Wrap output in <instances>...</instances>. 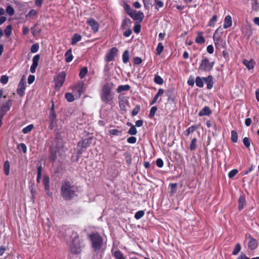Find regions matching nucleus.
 Instances as JSON below:
<instances>
[{"label":"nucleus","mask_w":259,"mask_h":259,"mask_svg":"<svg viewBox=\"0 0 259 259\" xmlns=\"http://www.w3.org/2000/svg\"><path fill=\"white\" fill-rule=\"evenodd\" d=\"M78 187L68 180L63 181L61 188V195L64 200H70L77 195Z\"/></svg>","instance_id":"nucleus-1"},{"label":"nucleus","mask_w":259,"mask_h":259,"mask_svg":"<svg viewBox=\"0 0 259 259\" xmlns=\"http://www.w3.org/2000/svg\"><path fill=\"white\" fill-rule=\"evenodd\" d=\"M113 83L106 82L103 87L101 92V100L106 103H110L113 99L114 94L112 92L113 89Z\"/></svg>","instance_id":"nucleus-2"},{"label":"nucleus","mask_w":259,"mask_h":259,"mask_svg":"<svg viewBox=\"0 0 259 259\" xmlns=\"http://www.w3.org/2000/svg\"><path fill=\"white\" fill-rule=\"evenodd\" d=\"M89 238L92 241V247L95 251L101 249L103 245V238L97 233L90 235Z\"/></svg>","instance_id":"nucleus-3"},{"label":"nucleus","mask_w":259,"mask_h":259,"mask_svg":"<svg viewBox=\"0 0 259 259\" xmlns=\"http://www.w3.org/2000/svg\"><path fill=\"white\" fill-rule=\"evenodd\" d=\"M70 249L73 254H78L80 252L79 237L76 234H75L70 244Z\"/></svg>","instance_id":"nucleus-4"},{"label":"nucleus","mask_w":259,"mask_h":259,"mask_svg":"<svg viewBox=\"0 0 259 259\" xmlns=\"http://www.w3.org/2000/svg\"><path fill=\"white\" fill-rule=\"evenodd\" d=\"M214 62H210L208 59L204 58L201 60L199 69L204 71H209L211 70L214 65Z\"/></svg>","instance_id":"nucleus-5"},{"label":"nucleus","mask_w":259,"mask_h":259,"mask_svg":"<svg viewBox=\"0 0 259 259\" xmlns=\"http://www.w3.org/2000/svg\"><path fill=\"white\" fill-rule=\"evenodd\" d=\"M66 77L64 72H61L57 76L55 79L56 87L60 88L63 85Z\"/></svg>","instance_id":"nucleus-6"},{"label":"nucleus","mask_w":259,"mask_h":259,"mask_svg":"<svg viewBox=\"0 0 259 259\" xmlns=\"http://www.w3.org/2000/svg\"><path fill=\"white\" fill-rule=\"evenodd\" d=\"M117 49L116 48H111L105 56L106 61L110 62L113 60L114 57L117 55Z\"/></svg>","instance_id":"nucleus-7"},{"label":"nucleus","mask_w":259,"mask_h":259,"mask_svg":"<svg viewBox=\"0 0 259 259\" xmlns=\"http://www.w3.org/2000/svg\"><path fill=\"white\" fill-rule=\"evenodd\" d=\"M87 24L90 25L94 32H97L99 30V23L94 19L91 18L87 20Z\"/></svg>","instance_id":"nucleus-8"},{"label":"nucleus","mask_w":259,"mask_h":259,"mask_svg":"<svg viewBox=\"0 0 259 259\" xmlns=\"http://www.w3.org/2000/svg\"><path fill=\"white\" fill-rule=\"evenodd\" d=\"M248 239L249 240L247 244L248 248L250 250H254L256 249L258 246V242L257 240L251 237L250 236L248 237Z\"/></svg>","instance_id":"nucleus-9"},{"label":"nucleus","mask_w":259,"mask_h":259,"mask_svg":"<svg viewBox=\"0 0 259 259\" xmlns=\"http://www.w3.org/2000/svg\"><path fill=\"white\" fill-rule=\"evenodd\" d=\"M39 60V55H36L33 57L32 59V64L30 67V71L31 73H33L35 72L36 67L38 64V61Z\"/></svg>","instance_id":"nucleus-10"},{"label":"nucleus","mask_w":259,"mask_h":259,"mask_svg":"<svg viewBox=\"0 0 259 259\" xmlns=\"http://www.w3.org/2000/svg\"><path fill=\"white\" fill-rule=\"evenodd\" d=\"M25 89V84L23 80L22 79L19 82L18 88L17 90L18 95L22 97L24 95V90Z\"/></svg>","instance_id":"nucleus-11"},{"label":"nucleus","mask_w":259,"mask_h":259,"mask_svg":"<svg viewBox=\"0 0 259 259\" xmlns=\"http://www.w3.org/2000/svg\"><path fill=\"white\" fill-rule=\"evenodd\" d=\"M119 105L121 109L125 110L126 104V100L123 95H119L118 97Z\"/></svg>","instance_id":"nucleus-12"},{"label":"nucleus","mask_w":259,"mask_h":259,"mask_svg":"<svg viewBox=\"0 0 259 259\" xmlns=\"http://www.w3.org/2000/svg\"><path fill=\"white\" fill-rule=\"evenodd\" d=\"M215 46L217 49H221L225 46V42L220 38L214 39Z\"/></svg>","instance_id":"nucleus-13"},{"label":"nucleus","mask_w":259,"mask_h":259,"mask_svg":"<svg viewBox=\"0 0 259 259\" xmlns=\"http://www.w3.org/2000/svg\"><path fill=\"white\" fill-rule=\"evenodd\" d=\"M203 79L205 82L207 83V89H211L213 86L212 76L209 75L207 77H203Z\"/></svg>","instance_id":"nucleus-14"},{"label":"nucleus","mask_w":259,"mask_h":259,"mask_svg":"<svg viewBox=\"0 0 259 259\" xmlns=\"http://www.w3.org/2000/svg\"><path fill=\"white\" fill-rule=\"evenodd\" d=\"M232 24V18L230 15L226 16L224 20V28H227L230 27Z\"/></svg>","instance_id":"nucleus-15"},{"label":"nucleus","mask_w":259,"mask_h":259,"mask_svg":"<svg viewBox=\"0 0 259 259\" xmlns=\"http://www.w3.org/2000/svg\"><path fill=\"white\" fill-rule=\"evenodd\" d=\"M211 113L208 106H205L198 113L199 116H203L209 115Z\"/></svg>","instance_id":"nucleus-16"},{"label":"nucleus","mask_w":259,"mask_h":259,"mask_svg":"<svg viewBox=\"0 0 259 259\" xmlns=\"http://www.w3.org/2000/svg\"><path fill=\"white\" fill-rule=\"evenodd\" d=\"M11 105V100H9L2 105L1 109L7 113L10 110Z\"/></svg>","instance_id":"nucleus-17"},{"label":"nucleus","mask_w":259,"mask_h":259,"mask_svg":"<svg viewBox=\"0 0 259 259\" xmlns=\"http://www.w3.org/2000/svg\"><path fill=\"white\" fill-rule=\"evenodd\" d=\"M65 61L66 62L68 63V62H71L72 60L73 57L72 54V51L71 49H69L67 51V52L65 53Z\"/></svg>","instance_id":"nucleus-18"},{"label":"nucleus","mask_w":259,"mask_h":259,"mask_svg":"<svg viewBox=\"0 0 259 259\" xmlns=\"http://www.w3.org/2000/svg\"><path fill=\"white\" fill-rule=\"evenodd\" d=\"M89 142L88 139L83 140L78 143V146L82 149H85L89 146Z\"/></svg>","instance_id":"nucleus-19"},{"label":"nucleus","mask_w":259,"mask_h":259,"mask_svg":"<svg viewBox=\"0 0 259 259\" xmlns=\"http://www.w3.org/2000/svg\"><path fill=\"white\" fill-rule=\"evenodd\" d=\"M41 171H42V166L41 165L37 164V180L36 181L38 183H39L40 181L41 178Z\"/></svg>","instance_id":"nucleus-20"},{"label":"nucleus","mask_w":259,"mask_h":259,"mask_svg":"<svg viewBox=\"0 0 259 259\" xmlns=\"http://www.w3.org/2000/svg\"><path fill=\"white\" fill-rule=\"evenodd\" d=\"M164 93V90L162 89H159L158 91V92L155 95L154 99H153L151 104H154L155 103L159 98V97L162 95Z\"/></svg>","instance_id":"nucleus-21"},{"label":"nucleus","mask_w":259,"mask_h":259,"mask_svg":"<svg viewBox=\"0 0 259 259\" xmlns=\"http://www.w3.org/2000/svg\"><path fill=\"white\" fill-rule=\"evenodd\" d=\"M198 128L197 125H192L189 127L184 133L186 136H188L190 133L194 132L197 128Z\"/></svg>","instance_id":"nucleus-22"},{"label":"nucleus","mask_w":259,"mask_h":259,"mask_svg":"<svg viewBox=\"0 0 259 259\" xmlns=\"http://www.w3.org/2000/svg\"><path fill=\"white\" fill-rule=\"evenodd\" d=\"M81 39V36L77 33L74 34L72 38L71 44L74 45L76 44L77 42L80 41Z\"/></svg>","instance_id":"nucleus-23"},{"label":"nucleus","mask_w":259,"mask_h":259,"mask_svg":"<svg viewBox=\"0 0 259 259\" xmlns=\"http://www.w3.org/2000/svg\"><path fill=\"white\" fill-rule=\"evenodd\" d=\"M196 84L197 87L199 88H202L204 85V82H205L203 77L201 78L199 76L196 77L195 80Z\"/></svg>","instance_id":"nucleus-24"},{"label":"nucleus","mask_w":259,"mask_h":259,"mask_svg":"<svg viewBox=\"0 0 259 259\" xmlns=\"http://www.w3.org/2000/svg\"><path fill=\"white\" fill-rule=\"evenodd\" d=\"M245 199L244 196H241L239 198V206H238V209L239 210H241L245 204Z\"/></svg>","instance_id":"nucleus-25"},{"label":"nucleus","mask_w":259,"mask_h":259,"mask_svg":"<svg viewBox=\"0 0 259 259\" xmlns=\"http://www.w3.org/2000/svg\"><path fill=\"white\" fill-rule=\"evenodd\" d=\"M130 89V86L128 84L120 85L117 89L118 93H120L124 91H128Z\"/></svg>","instance_id":"nucleus-26"},{"label":"nucleus","mask_w":259,"mask_h":259,"mask_svg":"<svg viewBox=\"0 0 259 259\" xmlns=\"http://www.w3.org/2000/svg\"><path fill=\"white\" fill-rule=\"evenodd\" d=\"M243 64L249 70H250L254 67L253 62L251 61L244 60Z\"/></svg>","instance_id":"nucleus-27"},{"label":"nucleus","mask_w":259,"mask_h":259,"mask_svg":"<svg viewBox=\"0 0 259 259\" xmlns=\"http://www.w3.org/2000/svg\"><path fill=\"white\" fill-rule=\"evenodd\" d=\"M144 17V14L141 11L138 12L136 15L134 16V20L142 21Z\"/></svg>","instance_id":"nucleus-28"},{"label":"nucleus","mask_w":259,"mask_h":259,"mask_svg":"<svg viewBox=\"0 0 259 259\" xmlns=\"http://www.w3.org/2000/svg\"><path fill=\"white\" fill-rule=\"evenodd\" d=\"M82 88L81 85L78 84L74 87L73 90L74 93H77L78 96L80 97L82 93Z\"/></svg>","instance_id":"nucleus-29"},{"label":"nucleus","mask_w":259,"mask_h":259,"mask_svg":"<svg viewBox=\"0 0 259 259\" xmlns=\"http://www.w3.org/2000/svg\"><path fill=\"white\" fill-rule=\"evenodd\" d=\"M122 60L124 63H127L129 60V53L127 50L124 52L122 55Z\"/></svg>","instance_id":"nucleus-30"},{"label":"nucleus","mask_w":259,"mask_h":259,"mask_svg":"<svg viewBox=\"0 0 259 259\" xmlns=\"http://www.w3.org/2000/svg\"><path fill=\"white\" fill-rule=\"evenodd\" d=\"M50 159L52 161H55L57 159V151L53 149L52 148L50 149Z\"/></svg>","instance_id":"nucleus-31"},{"label":"nucleus","mask_w":259,"mask_h":259,"mask_svg":"<svg viewBox=\"0 0 259 259\" xmlns=\"http://www.w3.org/2000/svg\"><path fill=\"white\" fill-rule=\"evenodd\" d=\"M6 11V13L11 16H13L15 13L14 8L10 5L7 7Z\"/></svg>","instance_id":"nucleus-32"},{"label":"nucleus","mask_w":259,"mask_h":259,"mask_svg":"<svg viewBox=\"0 0 259 259\" xmlns=\"http://www.w3.org/2000/svg\"><path fill=\"white\" fill-rule=\"evenodd\" d=\"M88 73V68L85 67L81 69L79 72V77L80 78H83Z\"/></svg>","instance_id":"nucleus-33"},{"label":"nucleus","mask_w":259,"mask_h":259,"mask_svg":"<svg viewBox=\"0 0 259 259\" xmlns=\"http://www.w3.org/2000/svg\"><path fill=\"white\" fill-rule=\"evenodd\" d=\"M114 256L116 259H125L123 256V254L120 251H116L114 253Z\"/></svg>","instance_id":"nucleus-34"},{"label":"nucleus","mask_w":259,"mask_h":259,"mask_svg":"<svg viewBox=\"0 0 259 259\" xmlns=\"http://www.w3.org/2000/svg\"><path fill=\"white\" fill-rule=\"evenodd\" d=\"M65 98L68 102H71L74 100V97L72 94L67 93L65 94Z\"/></svg>","instance_id":"nucleus-35"},{"label":"nucleus","mask_w":259,"mask_h":259,"mask_svg":"<svg viewBox=\"0 0 259 259\" xmlns=\"http://www.w3.org/2000/svg\"><path fill=\"white\" fill-rule=\"evenodd\" d=\"M154 81L158 84H162L163 82V79L158 75H156L155 76Z\"/></svg>","instance_id":"nucleus-36"},{"label":"nucleus","mask_w":259,"mask_h":259,"mask_svg":"<svg viewBox=\"0 0 259 259\" xmlns=\"http://www.w3.org/2000/svg\"><path fill=\"white\" fill-rule=\"evenodd\" d=\"M17 149L21 151L22 150L23 153H25L27 151V147L25 144L21 143L17 145Z\"/></svg>","instance_id":"nucleus-37"},{"label":"nucleus","mask_w":259,"mask_h":259,"mask_svg":"<svg viewBox=\"0 0 259 259\" xmlns=\"http://www.w3.org/2000/svg\"><path fill=\"white\" fill-rule=\"evenodd\" d=\"M231 140L234 143H236L238 140L237 133L235 131H232L231 132Z\"/></svg>","instance_id":"nucleus-38"},{"label":"nucleus","mask_w":259,"mask_h":259,"mask_svg":"<svg viewBox=\"0 0 259 259\" xmlns=\"http://www.w3.org/2000/svg\"><path fill=\"white\" fill-rule=\"evenodd\" d=\"M163 50V46L162 43L159 42L158 44V46L156 48V54L157 55H160L161 54V53L162 52Z\"/></svg>","instance_id":"nucleus-39"},{"label":"nucleus","mask_w":259,"mask_h":259,"mask_svg":"<svg viewBox=\"0 0 259 259\" xmlns=\"http://www.w3.org/2000/svg\"><path fill=\"white\" fill-rule=\"evenodd\" d=\"M196 142L197 139L196 138H194L192 140L191 143L190 145V149L191 150H194L196 148Z\"/></svg>","instance_id":"nucleus-40"},{"label":"nucleus","mask_w":259,"mask_h":259,"mask_svg":"<svg viewBox=\"0 0 259 259\" xmlns=\"http://www.w3.org/2000/svg\"><path fill=\"white\" fill-rule=\"evenodd\" d=\"M110 134L114 136H120L121 135V131L116 129H112L109 131Z\"/></svg>","instance_id":"nucleus-41"},{"label":"nucleus","mask_w":259,"mask_h":259,"mask_svg":"<svg viewBox=\"0 0 259 259\" xmlns=\"http://www.w3.org/2000/svg\"><path fill=\"white\" fill-rule=\"evenodd\" d=\"M12 29V27L11 25H9L6 27L4 31H5V35L7 36H9L11 34Z\"/></svg>","instance_id":"nucleus-42"},{"label":"nucleus","mask_w":259,"mask_h":259,"mask_svg":"<svg viewBox=\"0 0 259 259\" xmlns=\"http://www.w3.org/2000/svg\"><path fill=\"white\" fill-rule=\"evenodd\" d=\"M125 159L126 163L130 164L132 163L131 155L129 152H125L124 153Z\"/></svg>","instance_id":"nucleus-43"},{"label":"nucleus","mask_w":259,"mask_h":259,"mask_svg":"<svg viewBox=\"0 0 259 259\" xmlns=\"http://www.w3.org/2000/svg\"><path fill=\"white\" fill-rule=\"evenodd\" d=\"M9 170L10 163L8 161H7L4 163V171L6 175H8L9 174Z\"/></svg>","instance_id":"nucleus-44"},{"label":"nucleus","mask_w":259,"mask_h":259,"mask_svg":"<svg viewBox=\"0 0 259 259\" xmlns=\"http://www.w3.org/2000/svg\"><path fill=\"white\" fill-rule=\"evenodd\" d=\"M241 250V245L239 243H237L236 244L235 248L232 252L233 255L237 254Z\"/></svg>","instance_id":"nucleus-45"},{"label":"nucleus","mask_w":259,"mask_h":259,"mask_svg":"<svg viewBox=\"0 0 259 259\" xmlns=\"http://www.w3.org/2000/svg\"><path fill=\"white\" fill-rule=\"evenodd\" d=\"M137 133V129L134 125H132L128 131V134L131 135H135Z\"/></svg>","instance_id":"nucleus-46"},{"label":"nucleus","mask_w":259,"mask_h":259,"mask_svg":"<svg viewBox=\"0 0 259 259\" xmlns=\"http://www.w3.org/2000/svg\"><path fill=\"white\" fill-rule=\"evenodd\" d=\"M144 215V211L143 210H140L137 211L135 214V218L137 220H139L142 218Z\"/></svg>","instance_id":"nucleus-47"},{"label":"nucleus","mask_w":259,"mask_h":259,"mask_svg":"<svg viewBox=\"0 0 259 259\" xmlns=\"http://www.w3.org/2000/svg\"><path fill=\"white\" fill-rule=\"evenodd\" d=\"M157 110V108L156 106H153L151 108L149 115L150 118H152L154 117Z\"/></svg>","instance_id":"nucleus-48"},{"label":"nucleus","mask_w":259,"mask_h":259,"mask_svg":"<svg viewBox=\"0 0 259 259\" xmlns=\"http://www.w3.org/2000/svg\"><path fill=\"white\" fill-rule=\"evenodd\" d=\"M33 127V125L32 124H30L27 126L24 127L22 130V132L24 134H27L30 132L32 130Z\"/></svg>","instance_id":"nucleus-49"},{"label":"nucleus","mask_w":259,"mask_h":259,"mask_svg":"<svg viewBox=\"0 0 259 259\" xmlns=\"http://www.w3.org/2000/svg\"><path fill=\"white\" fill-rule=\"evenodd\" d=\"M250 142H251V141H250V139L247 137L244 138L243 140V142L244 146L247 148H248L250 146Z\"/></svg>","instance_id":"nucleus-50"},{"label":"nucleus","mask_w":259,"mask_h":259,"mask_svg":"<svg viewBox=\"0 0 259 259\" xmlns=\"http://www.w3.org/2000/svg\"><path fill=\"white\" fill-rule=\"evenodd\" d=\"M238 173V170L237 169H234L231 170L228 174V177L229 178H233Z\"/></svg>","instance_id":"nucleus-51"},{"label":"nucleus","mask_w":259,"mask_h":259,"mask_svg":"<svg viewBox=\"0 0 259 259\" xmlns=\"http://www.w3.org/2000/svg\"><path fill=\"white\" fill-rule=\"evenodd\" d=\"M155 5L156 9L158 10L159 8H161L163 6V3L160 0H155Z\"/></svg>","instance_id":"nucleus-52"},{"label":"nucleus","mask_w":259,"mask_h":259,"mask_svg":"<svg viewBox=\"0 0 259 259\" xmlns=\"http://www.w3.org/2000/svg\"><path fill=\"white\" fill-rule=\"evenodd\" d=\"M195 41L197 43L203 44L205 42V39L202 36L199 35L196 38Z\"/></svg>","instance_id":"nucleus-53"},{"label":"nucleus","mask_w":259,"mask_h":259,"mask_svg":"<svg viewBox=\"0 0 259 259\" xmlns=\"http://www.w3.org/2000/svg\"><path fill=\"white\" fill-rule=\"evenodd\" d=\"M217 21V15H213L209 23V26H213Z\"/></svg>","instance_id":"nucleus-54"},{"label":"nucleus","mask_w":259,"mask_h":259,"mask_svg":"<svg viewBox=\"0 0 259 259\" xmlns=\"http://www.w3.org/2000/svg\"><path fill=\"white\" fill-rule=\"evenodd\" d=\"M9 80V78L7 75H3L1 76L0 81L3 84H6Z\"/></svg>","instance_id":"nucleus-55"},{"label":"nucleus","mask_w":259,"mask_h":259,"mask_svg":"<svg viewBox=\"0 0 259 259\" xmlns=\"http://www.w3.org/2000/svg\"><path fill=\"white\" fill-rule=\"evenodd\" d=\"M38 49H39L38 45L37 44H35L31 46L30 50L32 53H36V52H37L38 50Z\"/></svg>","instance_id":"nucleus-56"},{"label":"nucleus","mask_w":259,"mask_h":259,"mask_svg":"<svg viewBox=\"0 0 259 259\" xmlns=\"http://www.w3.org/2000/svg\"><path fill=\"white\" fill-rule=\"evenodd\" d=\"M127 141L128 143L134 144L136 142L137 139L135 137H130L127 139Z\"/></svg>","instance_id":"nucleus-57"},{"label":"nucleus","mask_w":259,"mask_h":259,"mask_svg":"<svg viewBox=\"0 0 259 259\" xmlns=\"http://www.w3.org/2000/svg\"><path fill=\"white\" fill-rule=\"evenodd\" d=\"M156 163L158 167H162L163 165V160L161 158H158L156 160Z\"/></svg>","instance_id":"nucleus-58"},{"label":"nucleus","mask_w":259,"mask_h":259,"mask_svg":"<svg viewBox=\"0 0 259 259\" xmlns=\"http://www.w3.org/2000/svg\"><path fill=\"white\" fill-rule=\"evenodd\" d=\"M141 30V25L140 24L136 25L134 27V31L136 33H139Z\"/></svg>","instance_id":"nucleus-59"},{"label":"nucleus","mask_w":259,"mask_h":259,"mask_svg":"<svg viewBox=\"0 0 259 259\" xmlns=\"http://www.w3.org/2000/svg\"><path fill=\"white\" fill-rule=\"evenodd\" d=\"M170 187L171 189V193H173L174 192H175L177 190V183L170 184Z\"/></svg>","instance_id":"nucleus-60"},{"label":"nucleus","mask_w":259,"mask_h":259,"mask_svg":"<svg viewBox=\"0 0 259 259\" xmlns=\"http://www.w3.org/2000/svg\"><path fill=\"white\" fill-rule=\"evenodd\" d=\"M45 186V191H46L47 194L49 196H51L52 195V193L51 192H50V185L49 184H48V185H44Z\"/></svg>","instance_id":"nucleus-61"},{"label":"nucleus","mask_w":259,"mask_h":259,"mask_svg":"<svg viewBox=\"0 0 259 259\" xmlns=\"http://www.w3.org/2000/svg\"><path fill=\"white\" fill-rule=\"evenodd\" d=\"M142 60L141 58L140 57H135L134 59V63L136 65L141 64L142 63Z\"/></svg>","instance_id":"nucleus-62"},{"label":"nucleus","mask_w":259,"mask_h":259,"mask_svg":"<svg viewBox=\"0 0 259 259\" xmlns=\"http://www.w3.org/2000/svg\"><path fill=\"white\" fill-rule=\"evenodd\" d=\"M140 110V107L137 106L132 111V114L133 116L136 115Z\"/></svg>","instance_id":"nucleus-63"},{"label":"nucleus","mask_w":259,"mask_h":259,"mask_svg":"<svg viewBox=\"0 0 259 259\" xmlns=\"http://www.w3.org/2000/svg\"><path fill=\"white\" fill-rule=\"evenodd\" d=\"M34 79H35V76L33 75H30L28 76V80H27L28 84H31L34 81Z\"/></svg>","instance_id":"nucleus-64"}]
</instances>
